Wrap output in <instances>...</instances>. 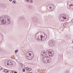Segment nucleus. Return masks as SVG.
<instances>
[{
  "label": "nucleus",
  "mask_w": 73,
  "mask_h": 73,
  "mask_svg": "<svg viewBox=\"0 0 73 73\" xmlns=\"http://www.w3.org/2000/svg\"><path fill=\"white\" fill-rule=\"evenodd\" d=\"M60 18V19L61 21H66L67 20H66V15L64 14H62L59 16Z\"/></svg>",
  "instance_id": "obj_4"
},
{
  "label": "nucleus",
  "mask_w": 73,
  "mask_h": 73,
  "mask_svg": "<svg viewBox=\"0 0 73 73\" xmlns=\"http://www.w3.org/2000/svg\"><path fill=\"white\" fill-rule=\"evenodd\" d=\"M48 28H51V29H52V28L51 27H48Z\"/></svg>",
  "instance_id": "obj_38"
},
{
  "label": "nucleus",
  "mask_w": 73,
  "mask_h": 73,
  "mask_svg": "<svg viewBox=\"0 0 73 73\" xmlns=\"http://www.w3.org/2000/svg\"><path fill=\"white\" fill-rule=\"evenodd\" d=\"M1 69H0V71H1Z\"/></svg>",
  "instance_id": "obj_39"
},
{
  "label": "nucleus",
  "mask_w": 73,
  "mask_h": 73,
  "mask_svg": "<svg viewBox=\"0 0 73 73\" xmlns=\"http://www.w3.org/2000/svg\"><path fill=\"white\" fill-rule=\"evenodd\" d=\"M54 43H55V40H50L49 41L48 44L50 46H52L54 45Z\"/></svg>",
  "instance_id": "obj_7"
},
{
  "label": "nucleus",
  "mask_w": 73,
  "mask_h": 73,
  "mask_svg": "<svg viewBox=\"0 0 73 73\" xmlns=\"http://www.w3.org/2000/svg\"><path fill=\"white\" fill-rule=\"evenodd\" d=\"M28 8L29 9H32V6H31V5H29L28 7Z\"/></svg>",
  "instance_id": "obj_17"
},
{
  "label": "nucleus",
  "mask_w": 73,
  "mask_h": 73,
  "mask_svg": "<svg viewBox=\"0 0 73 73\" xmlns=\"http://www.w3.org/2000/svg\"><path fill=\"white\" fill-rule=\"evenodd\" d=\"M25 1L26 2H27L28 3H33V1L31 0H26Z\"/></svg>",
  "instance_id": "obj_13"
},
{
  "label": "nucleus",
  "mask_w": 73,
  "mask_h": 73,
  "mask_svg": "<svg viewBox=\"0 0 73 73\" xmlns=\"http://www.w3.org/2000/svg\"><path fill=\"white\" fill-rule=\"evenodd\" d=\"M6 17H7V24H10L11 23V21L9 19H8L7 18V17H8L7 16Z\"/></svg>",
  "instance_id": "obj_11"
},
{
  "label": "nucleus",
  "mask_w": 73,
  "mask_h": 73,
  "mask_svg": "<svg viewBox=\"0 0 73 73\" xmlns=\"http://www.w3.org/2000/svg\"><path fill=\"white\" fill-rule=\"evenodd\" d=\"M46 61L47 62H48L50 63V62H51V58L49 57H47Z\"/></svg>",
  "instance_id": "obj_12"
},
{
  "label": "nucleus",
  "mask_w": 73,
  "mask_h": 73,
  "mask_svg": "<svg viewBox=\"0 0 73 73\" xmlns=\"http://www.w3.org/2000/svg\"><path fill=\"white\" fill-rule=\"evenodd\" d=\"M44 56H45V57H48V55H47V54H46V53H45V54H44Z\"/></svg>",
  "instance_id": "obj_23"
},
{
  "label": "nucleus",
  "mask_w": 73,
  "mask_h": 73,
  "mask_svg": "<svg viewBox=\"0 0 73 73\" xmlns=\"http://www.w3.org/2000/svg\"><path fill=\"white\" fill-rule=\"evenodd\" d=\"M0 51L1 52H2L3 51V50H2L1 49V50H0Z\"/></svg>",
  "instance_id": "obj_35"
},
{
  "label": "nucleus",
  "mask_w": 73,
  "mask_h": 73,
  "mask_svg": "<svg viewBox=\"0 0 73 73\" xmlns=\"http://www.w3.org/2000/svg\"><path fill=\"white\" fill-rule=\"evenodd\" d=\"M47 8L49 11H51L54 10V6L52 4H49L47 5Z\"/></svg>",
  "instance_id": "obj_6"
},
{
  "label": "nucleus",
  "mask_w": 73,
  "mask_h": 73,
  "mask_svg": "<svg viewBox=\"0 0 73 73\" xmlns=\"http://www.w3.org/2000/svg\"><path fill=\"white\" fill-rule=\"evenodd\" d=\"M33 20L34 21V17H33Z\"/></svg>",
  "instance_id": "obj_34"
},
{
  "label": "nucleus",
  "mask_w": 73,
  "mask_h": 73,
  "mask_svg": "<svg viewBox=\"0 0 73 73\" xmlns=\"http://www.w3.org/2000/svg\"><path fill=\"white\" fill-rule=\"evenodd\" d=\"M18 50H15V53H17V52H18Z\"/></svg>",
  "instance_id": "obj_29"
},
{
  "label": "nucleus",
  "mask_w": 73,
  "mask_h": 73,
  "mask_svg": "<svg viewBox=\"0 0 73 73\" xmlns=\"http://www.w3.org/2000/svg\"><path fill=\"white\" fill-rule=\"evenodd\" d=\"M21 20H22V21H24V20H25V18H21Z\"/></svg>",
  "instance_id": "obj_22"
},
{
  "label": "nucleus",
  "mask_w": 73,
  "mask_h": 73,
  "mask_svg": "<svg viewBox=\"0 0 73 73\" xmlns=\"http://www.w3.org/2000/svg\"><path fill=\"white\" fill-rule=\"evenodd\" d=\"M62 42L63 44H64V43H65V40H62Z\"/></svg>",
  "instance_id": "obj_25"
},
{
  "label": "nucleus",
  "mask_w": 73,
  "mask_h": 73,
  "mask_svg": "<svg viewBox=\"0 0 73 73\" xmlns=\"http://www.w3.org/2000/svg\"><path fill=\"white\" fill-rule=\"evenodd\" d=\"M5 65L7 66L12 65V66L14 67V66L16 65V63L12 60H9L8 61V62H5Z\"/></svg>",
  "instance_id": "obj_2"
},
{
  "label": "nucleus",
  "mask_w": 73,
  "mask_h": 73,
  "mask_svg": "<svg viewBox=\"0 0 73 73\" xmlns=\"http://www.w3.org/2000/svg\"><path fill=\"white\" fill-rule=\"evenodd\" d=\"M45 52L44 51H43L41 53V56H44L45 55Z\"/></svg>",
  "instance_id": "obj_14"
},
{
  "label": "nucleus",
  "mask_w": 73,
  "mask_h": 73,
  "mask_svg": "<svg viewBox=\"0 0 73 73\" xmlns=\"http://www.w3.org/2000/svg\"><path fill=\"white\" fill-rule=\"evenodd\" d=\"M73 0H69L68 1L67 4H69V6H70V5H72V3H73Z\"/></svg>",
  "instance_id": "obj_10"
},
{
  "label": "nucleus",
  "mask_w": 73,
  "mask_h": 73,
  "mask_svg": "<svg viewBox=\"0 0 73 73\" xmlns=\"http://www.w3.org/2000/svg\"><path fill=\"white\" fill-rule=\"evenodd\" d=\"M28 67L26 68V70H28Z\"/></svg>",
  "instance_id": "obj_32"
},
{
  "label": "nucleus",
  "mask_w": 73,
  "mask_h": 73,
  "mask_svg": "<svg viewBox=\"0 0 73 73\" xmlns=\"http://www.w3.org/2000/svg\"><path fill=\"white\" fill-rule=\"evenodd\" d=\"M64 24H65V25H69V24H70V22H66Z\"/></svg>",
  "instance_id": "obj_16"
},
{
  "label": "nucleus",
  "mask_w": 73,
  "mask_h": 73,
  "mask_svg": "<svg viewBox=\"0 0 73 73\" xmlns=\"http://www.w3.org/2000/svg\"><path fill=\"white\" fill-rule=\"evenodd\" d=\"M28 70H29V71H31L32 70H31V68H28Z\"/></svg>",
  "instance_id": "obj_28"
},
{
  "label": "nucleus",
  "mask_w": 73,
  "mask_h": 73,
  "mask_svg": "<svg viewBox=\"0 0 73 73\" xmlns=\"http://www.w3.org/2000/svg\"><path fill=\"white\" fill-rule=\"evenodd\" d=\"M34 20L35 21H38V20L37 19H34Z\"/></svg>",
  "instance_id": "obj_31"
},
{
  "label": "nucleus",
  "mask_w": 73,
  "mask_h": 73,
  "mask_svg": "<svg viewBox=\"0 0 73 73\" xmlns=\"http://www.w3.org/2000/svg\"><path fill=\"white\" fill-rule=\"evenodd\" d=\"M0 7H3V8H5L6 6L4 5L1 4L0 5Z\"/></svg>",
  "instance_id": "obj_15"
},
{
  "label": "nucleus",
  "mask_w": 73,
  "mask_h": 73,
  "mask_svg": "<svg viewBox=\"0 0 73 73\" xmlns=\"http://www.w3.org/2000/svg\"><path fill=\"white\" fill-rule=\"evenodd\" d=\"M7 17L5 16H2L0 17V24L5 25L7 22Z\"/></svg>",
  "instance_id": "obj_1"
},
{
  "label": "nucleus",
  "mask_w": 73,
  "mask_h": 73,
  "mask_svg": "<svg viewBox=\"0 0 73 73\" xmlns=\"http://www.w3.org/2000/svg\"><path fill=\"white\" fill-rule=\"evenodd\" d=\"M20 65L21 66V67H22V68H23V64L21 63H20Z\"/></svg>",
  "instance_id": "obj_27"
},
{
  "label": "nucleus",
  "mask_w": 73,
  "mask_h": 73,
  "mask_svg": "<svg viewBox=\"0 0 73 73\" xmlns=\"http://www.w3.org/2000/svg\"><path fill=\"white\" fill-rule=\"evenodd\" d=\"M22 71L23 72H25V69H23Z\"/></svg>",
  "instance_id": "obj_30"
},
{
  "label": "nucleus",
  "mask_w": 73,
  "mask_h": 73,
  "mask_svg": "<svg viewBox=\"0 0 73 73\" xmlns=\"http://www.w3.org/2000/svg\"><path fill=\"white\" fill-rule=\"evenodd\" d=\"M38 32L36 34V35H35V38H36V39H37L36 38H36H37V36H36V35H37V34H38Z\"/></svg>",
  "instance_id": "obj_26"
},
{
  "label": "nucleus",
  "mask_w": 73,
  "mask_h": 73,
  "mask_svg": "<svg viewBox=\"0 0 73 73\" xmlns=\"http://www.w3.org/2000/svg\"><path fill=\"white\" fill-rule=\"evenodd\" d=\"M3 72H5V73H7L8 72V70L7 69H5L3 70Z\"/></svg>",
  "instance_id": "obj_20"
},
{
  "label": "nucleus",
  "mask_w": 73,
  "mask_h": 73,
  "mask_svg": "<svg viewBox=\"0 0 73 73\" xmlns=\"http://www.w3.org/2000/svg\"><path fill=\"white\" fill-rule=\"evenodd\" d=\"M26 57L28 60H31L32 58H33V57H34V54H33V55H32L31 53L28 54V52H27L26 54Z\"/></svg>",
  "instance_id": "obj_3"
},
{
  "label": "nucleus",
  "mask_w": 73,
  "mask_h": 73,
  "mask_svg": "<svg viewBox=\"0 0 73 73\" xmlns=\"http://www.w3.org/2000/svg\"><path fill=\"white\" fill-rule=\"evenodd\" d=\"M71 21L72 23H73V19L71 20Z\"/></svg>",
  "instance_id": "obj_36"
},
{
  "label": "nucleus",
  "mask_w": 73,
  "mask_h": 73,
  "mask_svg": "<svg viewBox=\"0 0 73 73\" xmlns=\"http://www.w3.org/2000/svg\"><path fill=\"white\" fill-rule=\"evenodd\" d=\"M1 70H3V69L2 68H1Z\"/></svg>",
  "instance_id": "obj_37"
},
{
  "label": "nucleus",
  "mask_w": 73,
  "mask_h": 73,
  "mask_svg": "<svg viewBox=\"0 0 73 73\" xmlns=\"http://www.w3.org/2000/svg\"><path fill=\"white\" fill-rule=\"evenodd\" d=\"M46 60H47V57H43L42 58V61L44 63H45L46 62Z\"/></svg>",
  "instance_id": "obj_9"
},
{
  "label": "nucleus",
  "mask_w": 73,
  "mask_h": 73,
  "mask_svg": "<svg viewBox=\"0 0 73 73\" xmlns=\"http://www.w3.org/2000/svg\"><path fill=\"white\" fill-rule=\"evenodd\" d=\"M46 28H48V27H46Z\"/></svg>",
  "instance_id": "obj_40"
},
{
  "label": "nucleus",
  "mask_w": 73,
  "mask_h": 73,
  "mask_svg": "<svg viewBox=\"0 0 73 73\" xmlns=\"http://www.w3.org/2000/svg\"><path fill=\"white\" fill-rule=\"evenodd\" d=\"M38 40H41V41H44V40H45L46 38H47V36L46 35L44 36H43L42 35L38 36L37 38Z\"/></svg>",
  "instance_id": "obj_5"
},
{
  "label": "nucleus",
  "mask_w": 73,
  "mask_h": 73,
  "mask_svg": "<svg viewBox=\"0 0 73 73\" xmlns=\"http://www.w3.org/2000/svg\"><path fill=\"white\" fill-rule=\"evenodd\" d=\"M71 8L73 9V5H70L69 6Z\"/></svg>",
  "instance_id": "obj_18"
},
{
  "label": "nucleus",
  "mask_w": 73,
  "mask_h": 73,
  "mask_svg": "<svg viewBox=\"0 0 73 73\" xmlns=\"http://www.w3.org/2000/svg\"><path fill=\"white\" fill-rule=\"evenodd\" d=\"M13 0H9V1L10 2H11V1H12Z\"/></svg>",
  "instance_id": "obj_33"
},
{
  "label": "nucleus",
  "mask_w": 73,
  "mask_h": 73,
  "mask_svg": "<svg viewBox=\"0 0 73 73\" xmlns=\"http://www.w3.org/2000/svg\"><path fill=\"white\" fill-rule=\"evenodd\" d=\"M54 52L50 51H48V54L49 56H50L51 57H52V56H53V55H54Z\"/></svg>",
  "instance_id": "obj_8"
},
{
  "label": "nucleus",
  "mask_w": 73,
  "mask_h": 73,
  "mask_svg": "<svg viewBox=\"0 0 73 73\" xmlns=\"http://www.w3.org/2000/svg\"><path fill=\"white\" fill-rule=\"evenodd\" d=\"M13 3L14 4H16V1H15V0H14L12 2L13 4Z\"/></svg>",
  "instance_id": "obj_24"
},
{
  "label": "nucleus",
  "mask_w": 73,
  "mask_h": 73,
  "mask_svg": "<svg viewBox=\"0 0 73 73\" xmlns=\"http://www.w3.org/2000/svg\"><path fill=\"white\" fill-rule=\"evenodd\" d=\"M0 35H1V37H2V40H3V34L1 33L0 34Z\"/></svg>",
  "instance_id": "obj_19"
},
{
  "label": "nucleus",
  "mask_w": 73,
  "mask_h": 73,
  "mask_svg": "<svg viewBox=\"0 0 73 73\" xmlns=\"http://www.w3.org/2000/svg\"><path fill=\"white\" fill-rule=\"evenodd\" d=\"M10 73H17V72H15V71H12L10 72Z\"/></svg>",
  "instance_id": "obj_21"
}]
</instances>
